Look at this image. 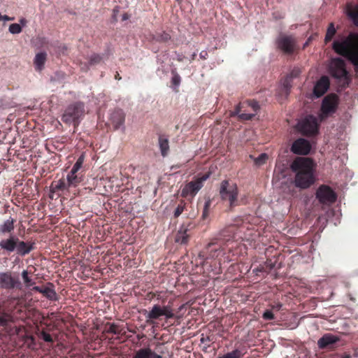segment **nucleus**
<instances>
[{"instance_id": "26", "label": "nucleus", "mask_w": 358, "mask_h": 358, "mask_svg": "<svg viewBox=\"0 0 358 358\" xmlns=\"http://www.w3.org/2000/svg\"><path fill=\"white\" fill-rule=\"evenodd\" d=\"M152 355V351L150 348H142L138 350L133 358H150Z\"/></svg>"}, {"instance_id": "32", "label": "nucleus", "mask_w": 358, "mask_h": 358, "mask_svg": "<svg viewBox=\"0 0 358 358\" xmlns=\"http://www.w3.org/2000/svg\"><path fill=\"white\" fill-rule=\"evenodd\" d=\"M268 159V156L265 153L261 154L259 157L255 159V163L257 166L264 164Z\"/></svg>"}, {"instance_id": "4", "label": "nucleus", "mask_w": 358, "mask_h": 358, "mask_svg": "<svg viewBox=\"0 0 358 358\" xmlns=\"http://www.w3.org/2000/svg\"><path fill=\"white\" fill-rule=\"evenodd\" d=\"M146 322L152 324L153 320L159 319L162 316H164L166 319H171L174 317L172 309L169 306H161L159 305H154L150 311L145 310L144 313Z\"/></svg>"}, {"instance_id": "37", "label": "nucleus", "mask_w": 358, "mask_h": 358, "mask_svg": "<svg viewBox=\"0 0 358 358\" xmlns=\"http://www.w3.org/2000/svg\"><path fill=\"white\" fill-rule=\"evenodd\" d=\"M263 318L266 320H273L274 318V315L271 310H266L263 313Z\"/></svg>"}, {"instance_id": "42", "label": "nucleus", "mask_w": 358, "mask_h": 358, "mask_svg": "<svg viewBox=\"0 0 358 358\" xmlns=\"http://www.w3.org/2000/svg\"><path fill=\"white\" fill-rule=\"evenodd\" d=\"M210 206V201H208L205 203V206H204V210H203V217H205L207 214V211H208V209Z\"/></svg>"}, {"instance_id": "20", "label": "nucleus", "mask_w": 358, "mask_h": 358, "mask_svg": "<svg viewBox=\"0 0 358 358\" xmlns=\"http://www.w3.org/2000/svg\"><path fill=\"white\" fill-rule=\"evenodd\" d=\"M46 57L45 52H39L36 55L34 62L36 70L41 71L43 69Z\"/></svg>"}, {"instance_id": "46", "label": "nucleus", "mask_w": 358, "mask_h": 358, "mask_svg": "<svg viewBox=\"0 0 358 358\" xmlns=\"http://www.w3.org/2000/svg\"><path fill=\"white\" fill-rule=\"evenodd\" d=\"M20 25H22V27H24L27 24V20L24 18H21L20 20Z\"/></svg>"}, {"instance_id": "33", "label": "nucleus", "mask_w": 358, "mask_h": 358, "mask_svg": "<svg viewBox=\"0 0 358 358\" xmlns=\"http://www.w3.org/2000/svg\"><path fill=\"white\" fill-rule=\"evenodd\" d=\"M83 162H84V156H83V155H82L78 159V160L76 161V162L73 165V166L71 170L73 171L78 172L79 171V169L81 168V166H82V165L83 164Z\"/></svg>"}, {"instance_id": "50", "label": "nucleus", "mask_w": 358, "mask_h": 358, "mask_svg": "<svg viewBox=\"0 0 358 358\" xmlns=\"http://www.w3.org/2000/svg\"><path fill=\"white\" fill-rule=\"evenodd\" d=\"M219 358H220V357H219Z\"/></svg>"}, {"instance_id": "6", "label": "nucleus", "mask_w": 358, "mask_h": 358, "mask_svg": "<svg viewBox=\"0 0 358 358\" xmlns=\"http://www.w3.org/2000/svg\"><path fill=\"white\" fill-rule=\"evenodd\" d=\"M209 178V174L206 173L201 177L197 178L184 185L181 190L182 197L190 196L193 198L203 187V183Z\"/></svg>"}, {"instance_id": "28", "label": "nucleus", "mask_w": 358, "mask_h": 358, "mask_svg": "<svg viewBox=\"0 0 358 358\" xmlns=\"http://www.w3.org/2000/svg\"><path fill=\"white\" fill-rule=\"evenodd\" d=\"M336 33V29L335 28L334 24L331 22L327 28L326 36H325V42L330 41L334 35Z\"/></svg>"}, {"instance_id": "29", "label": "nucleus", "mask_w": 358, "mask_h": 358, "mask_svg": "<svg viewBox=\"0 0 358 358\" xmlns=\"http://www.w3.org/2000/svg\"><path fill=\"white\" fill-rule=\"evenodd\" d=\"M22 278L27 287H30L31 286L35 284L33 280L28 276V271L26 270H24L22 272Z\"/></svg>"}, {"instance_id": "47", "label": "nucleus", "mask_w": 358, "mask_h": 358, "mask_svg": "<svg viewBox=\"0 0 358 358\" xmlns=\"http://www.w3.org/2000/svg\"><path fill=\"white\" fill-rule=\"evenodd\" d=\"M129 18V15L127 13H124L122 16V20L123 21L127 20Z\"/></svg>"}, {"instance_id": "30", "label": "nucleus", "mask_w": 358, "mask_h": 358, "mask_svg": "<svg viewBox=\"0 0 358 358\" xmlns=\"http://www.w3.org/2000/svg\"><path fill=\"white\" fill-rule=\"evenodd\" d=\"M22 26L17 23H13L10 24L8 31L12 34H18L22 31Z\"/></svg>"}, {"instance_id": "10", "label": "nucleus", "mask_w": 358, "mask_h": 358, "mask_svg": "<svg viewBox=\"0 0 358 358\" xmlns=\"http://www.w3.org/2000/svg\"><path fill=\"white\" fill-rule=\"evenodd\" d=\"M337 105V96L330 94L326 96L322 104V113L320 115V121L328 116L329 114L335 112Z\"/></svg>"}, {"instance_id": "8", "label": "nucleus", "mask_w": 358, "mask_h": 358, "mask_svg": "<svg viewBox=\"0 0 358 358\" xmlns=\"http://www.w3.org/2000/svg\"><path fill=\"white\" fill-rule=\"evenodd\" d=\"M329 71L331 75L339 80H347L348 72L345 69L344 60L341 58H334L331 60L329 64Z\"/></svg>"}, {"instance_id": "35", "label": "nucleus", "mask_w": 358, "mask_h": 358, "mask_svg": "<svg viewBox=\"0 0 358 358\" xmlns=\"http://www.w3.org/2000/svg\"><path fill=\"white\" fill-rule=\"evenodd\" d=\"M185 209V205L184 204H180L178 206V207L176 208L174 212L175 217H178L181 215V213L183 212Z\"/></svg>"}, {"instance_id": "25", "label": "nucleus", "mask_w": 358, "mask_h": 358, "mask_svg": "<svg viewBox=\"0 0 358 358\" xmlns=\"http://www.w3.org/2000/svg\"><path fill=\"white\" fill-rule=\"evenodd\" d=\"M187 229H180L176 236V241L180 244H185L187 242Z\"/></svg>"}, {"instance_id": "39", "label": "nucleus", "mask_w": 358, "mask_h": 358, "mask_svg": "<svg viewBox=\"0 0 358 358\" xmlns=\"http://www.w3.org/2000/svg\"><path fill=\"white\" fill-rule=\"evenodd\" d=\"M41 336L42 338L46 342H51L52 341L51 336L46 332H42Z\"/></svg>"}, {"instance_id": "49", "label": "nucleus", "mask_w": 358, "mask_h": 358, "mask_svg": "<svg viewBox=\"0 0 358 358\" xmlns=\"http://www.w3.org/2000/svg\"><path fill=\"white\" fill-rule=\"evenodd\" d=\"M342 358H350V356H348V355H347V356H344V357H343Z\"/></svg>"}, {"instance_id": "1", "label": "nucleus", "mask_w": 358, "mask_h": 358, "mask_svg": "<svg viewBox=\"0 0 358 358\" xmlns=\"http://www.w3.org/2000/svg\"><path fill=\"white\" fill-rule=\"evenodd\" d=\"M291 169L295 173L294 183L296 187L306 189L314 183V166L310 159L297 157L292 163Z\"/></svg>"}, {"instance_id": "17", "label": "nucleus", "mask_w": 358, "mask_h": 358, "mask_svg": "<svg viewBox=\"0 0 358 358\" xmlns=\"http://www.w3.org/2000/svg\"><path fill=\"white\" fill-rule=\"evenodd\" d=\"M16 245L15 251L22 256L29 253L33 249L32 244L20 241L18 238Z\"/></svg>"}, {"instance_id": "24", "label": "nucleus", "mask_w": 358, "mask_h": 358, "mask_svg": "<svg viewBox=\"0 0 358 358\" xmlns=\"http://www.w3.org/2000/svg\"><path fill=\"white\" fill-rule=\"evenodd\" d=\"M76 171H71L66 176V181L68 185L71 187H76L80 182V178L76 175Z\"/></svg>"}, {"instance_id": "3", "label": "nucleus", "mask_w": 358, "mask_h": 358, "mask_svg": "<svg viewBox=\"0 0 358 358\" xmlns=\"http://www.w3.org/2000/svg\"><path fill=\"white\" fill-rule=\"evenodd\" d=\"M84 112L83 103L80 102L75 103L66 108L62 120L66 124L76 125L78 124L80 119L83 117Z\"/></svg>"}, {"instance_id": "14", "label": "nucleus", "mask_w": 358, "mask_h": 358, "mask_svg": "<svg viewBox=\"0 0 358 358\" xmlns=\"http://www.w3.org/2000/svg\"><path fill=\"white\" fill-rule=\"evenodd\" d=\"M16 281L8 272L0 273V288L1 289H13L17 286Z\"/></svg>"}, {"instance_id": "7", "label": "nucleus", "mask_w": 358, "mask_h": 358, "mask_svg": "<svg viewBox=\"0 0 358 358\" xmlns=\"http://www.w3.org/2000/svg\"><path fill=\"white\" fill-rule=\"evenodd\" d=\"M297 129L306 135L315 134L318 131V122L316 117L309 115L297 124Z\"/></svg>"}, {"instance_id": "21", "label": "nucleus", "mask_w": 358, "mask_h": 358, "mask_svg": "<svg viewBox=\"0 0 358 358\" xmlns=\"http://www.w3.org/2000/svg\"><path fill=\"white\" fill-rule=\"evenodd\" d=\"M71 187L68 185L67 181L64 179L59 180L52 185L53 192H64L67 191Z\"/></svg>"}, {"instance_id": "15", "label": "nucleus", "mask_w": 358, "mask_h": 358, "mask_svg": "<svg viewBox=\"0 0 358 358\" xmlns=\"http://www.w3.org/2000/svg\"><path fill=\"white\" fill-rule=\"evenodd\" d=\"M17 241V237L15 236H10L8 238L2 239L0 241V248L1 249L10 253L12 252L15 251L16 249V243Z\"/></svg>"}, {"instance_id": "44", "label": "nucleus", "mask_w": 358, "mask_h": 358, "mask_svg": "<svg viewBox=\"0 0 358 358\" xmlns=\"http://www.w3.org/2000/svg\"><path fill=\"white\" fill-rule=\"evenodd\" d=\"M199 55L201 58L206 59L208 55V53L206 50H203L200 52Z\"/></svg>"}, {"instance_id": "40", "label": "nucleus", "mask_w": 358, "mask_h": 358, "mask_svg": "<svg viewBox=\"0 0 358 358\" xmlns=\"http://www.w3.org/2000/svg\"><path fill=\"white\" fill-rule=\"evenodd\" d=\"M172 83L174 85L178 86L180 83V77L178 75H175L172 78Z\"/></svg>"}, {"instance_id": "38", "label": "nucleus", "mask_w": 358, "mask_h": 358, "mask_svg": "<svg viewBox=\"0 0 358 358\" xmlns=\"http://www.w3.org/2000/svg\"><path fill=\"white\" fill-rule=\"evenodd\" d=\"M254 114L250 113H241L238 117L241 120H248L252 119L254 117Z\"/></svg>"}, {"instance_id": "5", "label": "nucleus", "mask_w": 358, "mask_h": 358, "mask_svg": "<svg viewBox=\"0 0 358 358\" xmlns=\"http://www.w3.org/2000/svg\"><path fill=\"white\" fill-rule=\"evenodd\" d=\"M238 188L235 183H229L227 180L221 182L220 194L222 200L228 201L230 206L236 204L238 198Z\"/></svg>"}, {"instance_id": "48", "label": "nucleus", "mask_w": 358, "mask_h": 358, "mask_svg": "<svg viewBox=\"0 0 358 358\" xmlns=\"http://www.w3.org/2000/svg\"><path fill=\"white\" fill-rule=\"evenodd\" d=\"M150 358H162L161 355H157L152 352V355Z\"/></svg>"}, {"instance_id": "11", "label": "nucleus", "mask_w": 358, "mask_h": 358, "mask_svg": "<svg viewBox=\"0 0 358 358\" xmlns=\"http://www.w3.org/2000/svg\"><path fill=\"white\" fill-rule=\"evenodd\" d=\"M278 48L286 54L292 53L296 48V41L294 38L282 35L277 39Z\"/></svg>"}, {"instance_id": "41", "label": "nucleus", "mask_w": 358, "mask_h": 358, "mask_svg": "<svg viewBox=\"0 0 358 358\" xmlns=\"http://www.w3.org/2000/svg\"><path fill=\"white\" fill-rule=\"evenodd\" d=\"M240 112H241V106H240V104H238L236 106L234 110L231 113V116H235V115L239 116V115L241 114Z\"/></svg>"}, {"instance_id": "31", "label": "nucleus", "mask_w": 358, "mask_h": 358, "mask_svg": "<svg viewBox=\"0 0 358 358\" xmlns=\"http://www.w3.org/2000/svg\"><path fill=\"white\" fill-rule=\"evenodd\" d=\"M243 354L241 351L236 349L224 355L222 357H220V358H241Z\"/></svg>"}, {"instance_id": "19", "label": "nucleus", "mask_w": 358, "mask_h": 358, "mask_svg": "<svg viewBox=\"0 0 358 358\" xmlns=\"http://www.w3.org/2000/svg\"><path fill=\"white\" fill-rule=\"evenodd\" d=\"M34 290L42 293L44 296L50 300H55L57 299L56 292L50 287H41L35 286L33 287Z\"/></svg>"}, {"instance_id": "22", "label": "nucleus", "mask_w": 358, "mask_h": 358, "mask_svg": "<svg viewBox=\"0 0 358 358\" xmlns=\"http://www.w3.org/2000/svg\"><path fill=\"white\" fill-rule=\"evenodd\" d=\"M346 12L354 24L358 27V5L355 7H353L351 4L348 5Z\"/></svg>"}, {"instance_id": "36", "label": "nucleus", "mask_w": 358, "mask_h": 358, "mask_svg": "<svg viewBox=\"0 0 358 358\" xmlns=\"http://www.w3.org/2000/svg\"><path fill=\"white\" fill-rule=\"evenodd\" d=\"M101 58L99 55H92V57L90 58V64H98L101 62Z\"/></svg>"}, {"instance_id": "16", "label": "nucleus", "mask_w": 358, "mask_h": 358, "mask_svg": "<svg viewBox=\"0 0 358 358\" xmlns=\"http://www.w3.org/2000/svg\"><path fill=\"white\" fill-rule=\"evenodd\" d=\"M110 120L115 129H120L124 125V113L122 110H116L111 114Z\"/></svg>"}, {"instance_id": "12", "label": "nucleus", "mask_w": 358, "mask_h": 358, "mask_svg": "<svg viewBox=\"0 0 358 358\" xmlns=\"http://www.w3.org/2000/svg\"><path fill=\"white\" fill-rule=\"evenodd\" d=\"M311 149L309 141L303 138L296 140L291 148L292 151L297 155H308Z\"/></svg>"}, {"instance_id": "9", "label": "nucleus", "mask_w": 358, "mask_h": 358, "mask_svg": "<svg viewBox=\"0 0 358 358\" xmlns=\"http://www.w3.org/2000/svg\"><path fill=\"white\" fill-rule=\"evenodd\" d=\"M316 198L320 203L330 205L336 201L337 196L330 187L323 185L317 189Z\"/></svg>"}, {"instance_id": "43", "label": "nucleus", "mask_w": 358, "mask_h": 358, "mask_svg": "<svg viewBox=\"0 0 358 358\" xmlns=\"http://www.w3.org/2000/svg\"><path fill=\"white\" fill-rule=\"evenodd\" d=\"M14 18L13 17H8V15H1V21H11V20H13Z\"/></svg>"}, {"instance_id": "27", "label": "nucleus", "mask_w": 358, "mask_h": 358, "mask_svg": "<svg viewBox=\"0 0 358 358\" xmlns=\"http://www.w3.org/2000/svg\"><path fill=\"white\" fill-rule=\"evenodd\" d=\"M159 148L162 152V155L163 156L166 155L169 150V141L166 138L160 137L159 138Z\"/></svg>"}, {"instance_id": "2", "label": "nucleus", "mask_w": 358, "mask_h": 358, "mask_svg": "<svg viewBox=\"0 0 358 358\" xmlns=\"http://www.w3.org/2000/svg\"><path fill=\"white\" fill-rule=\"evenodd\" d=\"M338 55L348 57L358 71V35L351 33L348 36H339L332 44Z\"/></svg>"}, {"instance_id": "18", "label": "nucleus", "mask_w": 358, "mask_h": 358, "mask_svg": "<svg viewBox=\"0 0 358 358\" xmlns=\"http://www.w3.org/2000/svg\"><path fill=\"white\" fill-rule=\"evenodd\" d=\"M337 341V337L331 334H325L318 340L317 345L320 348L323 349L329 345L335 343Z\"/></svg>"}, {"instance_id": "45", "label": "nucleus", "mask_w": 358, "mask_h": 358, "mask_svg": "<svg viewBox=\"0 0 358 358\" xmlns=\"http://www.w3.org/2000/svg\"><path fill=\"white\" fill-rule=\"evenodd\" d=\"M252 108L256 111L259 109V105L257 102H254L251 104Z\"/></svg>"}, {"instance_id": "13", "label": "nucleus", "mask_w": 358, "mask_h": 358, "mask_svg": "<svg viewBox=\"0 0 358 358\" xmlns=\"http://www.w3.org/2000/svg\"><path fill=\"white\" fill-rule=\"evenodd\" d=\"M329 87V80L327 76H322L315 85L313 96L316 98L322 96Z\"/></svg>"}, {"instance_id": "23", "label": "nucleus", "mask_w": 358, "mask_h": 358, "mask_svg": "<svg viewBox=\"0 0 358 358\" xmlns=\"http://www.w3.org/2000/svg\"><path fill=\"white\" fill-rule=\"evenodd\" d=\"M14 220L9 217L0 225V231L2 234L10 233L14 229Z\"/></svg>"}, {"instance_id": "34", "label": "nucleus", "mask_w": 358, "mask_h": 358, "mask_svg": "<svg viewBox=\"0 0 358 358\" xmlns=\"http://www.w3.org/2000/svg\"><path fill=\"white\" fill-rule=\"evenodd\" d=\"M10 320V317L8 315H0V326H6L8 322Z\"/></svg>"}]
</instances>
